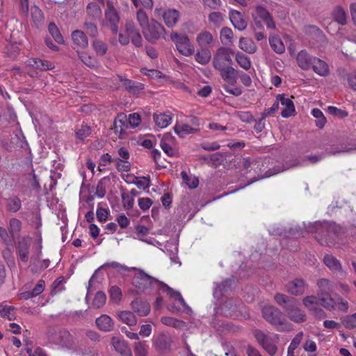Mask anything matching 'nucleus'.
<instances>
[{"instance_id":"nucleus-1","label":"nucleus","mask_w":356,"mask_h":356,"mask_svg":"<svg viewBox=\"0 0 356 356\" xmlns=\"http://www.w3.org/2000/svg\"><path fill=\"white\" fill-rule=\"evenodd\" d=\"M318 291L315 297L313 296V304L316 303L330 312L334 311V298L330 293L331 283L327 279H321L317 282Z\"/></svg>"},{"instance_id":"nucleus-2","label":"nucleus","mask_w":356,"mask_h":356,"mask_svg":"<svg viewBox=\"0 0 356 356\" xmlns=\"http://www.w3.org/2000/svg\"><path fill=\"white\" fill-rule=\"evenodd\" d=\"M264 318L273 325L278 331L291 330L292 325L287 322L282 312L274 306H265L262 309Z\"/></svg>"},{"instance_id":"nucleus-3","label":"nucleus","mask_w":356,"mask_h":356,"mask_svg":"<svg viewBox=\"0 0 356 356\" xmlns=\"http://www.w3.org/2000/svg\"><path fill=\"white\" fill-rule=\"evenodd\" d=\"M170 37L181 55L188 57L194 54V46L186 34L173 31Z\"/></svg>"},{"instance_id":"nucleus-4","label":"nucleus","mask_w":356,"mask_h":356,"mask_svg":"<svg viewBox=\"0 0 356 356\" xmlns=\"http://www.w3.org/2000/svg\"><path fill=\"white\" fill-rule=\"evenodd\" d=\"M252 19L254 25L258 29H263L264 25H265L268 29H275L276 28L273 17L263 6H258L256 7L254 13H252Z\"/></svg>"},{"instance_id":"nucleus-5","label":"nucleus","mask_w":356,"mask_h":356,"mask_svg":"<svg viewBox=\"0 0 356 356\" xmlns=\"http://www.w3.org/2000/svg\"><path fill=\"white\" fill-rule=\"evenodd\" d=\"M142 31L145 38L153 44L163 38L165 34V29L163 26L153 19H151L149 24Z\"/></svg>"},{"instance_id":"nucleus-6","label":"nucleus","mask_w":356,"mask_h":356,"mask_svg":"<svg viewBox=\"0 0 356 356\" xmlns=\"http://www.w3.org/2000/svg\"><path fill=\"white\" fill-rule=\"evenodd\" d=\"M232 54H233V51L230 49L219 48L213 58V67L218 70L231 65L232 64Z\"/></svg>"},{"instance_id":"nucleus-7","label":"nucleus","mask_w":356,"mask_h":356,"mask_svg":"<svg viewBox=\"0 0 356 356\" xmlns=\"http://www.w3.org/2000/svg\"><path fill=\"white\" fill-rule=\"evenodd\" d=\"M254 336L257 342L263 347V348L270 355H274L277 352L276 340L275 338L266 335L259 330L254 331Z\"/></svg>"},{"instance_id":"nucleus-8","label":"nucleus","mask_w":356,"mask_h":356,"mask_svg":"<svg viewBox=\"0 0 356 356\" xmlns=\"http://www.w3.org/2000/svg\"><path fill=\"white\" fill-rule=\"evenodd\" d=\"M105 18L113 34H117L119 31L120 15L117 10L111 2L107 3V8L105 11Z\"/></svg>"},{"instance_id":"nucleus-9","label":"nucleus","mask_w":356,"mask_h":356,"mask_svg":"<svg viewBox=\"0 0 356 356\" xmlns=\"http://www.w3.org/2000/svg\"><path fill=\"white\" fill-rule=\"evenodd\" d=\"M136 270L138 273L134 277L133 282L139 290L144 291L152 286L154 283L159 284V282H161L145 273L143 270L137 268Z\"/></svg>"},{"instance_id":"nucleus-10","label":"nucleus","mask_w":356,"mask_h":356,"mask_svg":"<svg viewBox=\"0 0 356 356\" xmlns=\"http://www.w3.org/2000/svg\"><path fill=\"white\" fill-rule=\"evenodd\" d=\"M285 312L290 320L296 323H302L306 321V315L299 307V302L297 299L289 302L285 307Z\"/></svg>"},{"instance_id":"nucleus-11","label":"nucleus","mask_w":356,"mask_h":356,"mask_svg":"<svg viewBox=\"0 0 356 356\" xmlns=\"http://www.w3.org/2000/svg\"><path fill=\"white\" fill-rule=\"evenodd\" d=\"M312 161V156L308 155L305 158H298L295 161L292 162H286L285 164H284L282 167L277 166L276 168H274L273 169H269L266 173L264 176H262L261 177H268L272 175H276L279 172H283L287 169H289L290 168L296 167V166H300L303 165L305 163L308 162L309 163Z\"/></svg>"},{"instance_id":"nucleus-12","label":"nucleus","mask_w":356,"mask_h":356,"mask_svg":"<svg viewBox=\"0 0 356 356\" xmlns=\"http://www.w3.org/2000/svg\"><path fill=\"white\" fill-rule=\"evenodd\" d=\"M155 12L162 16L163 22L168 28L175 27L181 17L180 13L175 8H169L165 10L156 8Z\"/></svg>"},{"instance_id":"nucleus-13","label":"nucleus","mask_w":356,"mask_h":356,"mask_svg":"<svg viewBox=\"0 0 356 356\" xmlns=\"http://www.w3.org/2000/svg\"><path fill=\"white\" fill-rule=\"evenodd\" d=\"M54 343L59 344L68 349L72 348L74 344V340L71 333L65 330H59L54 336L50 339Z\"/></svg>"},{"instance_id":"nucleus-14","label":"nucleus","mask_w":356,"mask_h":356,"mask_svg":"<svg viewBox=\"0 0 356 356\" xmlns=\"http://www.w3.org/2000/svg\"><path fill=\"white\" fill-rule=\"evenodd\" d=\"M325 266L333 272H339L342 277H346L347 272L343 270L340 261L331 254H326L323 258Z\"/></svg>"},{"instance_id":"nucleus-15","label":"nucleus","mask_w":356,"mask_h":356,"mask_svg":"<svg viewBox=\"0 0 356 356\" xmlns=\"http://www.w3.org/2000/svg\"><path fill=\"white\" fill-rule=\"evenodd\" d=\"M171 339L165 334H159L153 339L155 348L161 352H167L170 350Z\"/></svg>"},{"instance_id":"nucleus-16","label":"nucleus","mask_w":356,"mask_h":356,"mask_svg":"<svg viewBox=\"0 0 356 356\" xmlns=\"http://www.w3.org/2000/svg\"><path fill=\"white\" fill-rule=\"evenodd\" d=\"M229 19L234 28L238 31H241L247 28V20L240 12L235 10H230Z\"/></svg>"},{"instance_id":"nucleus-17","label":"nucleus","mask_w":356,"mask_h":356,"mask_svg":"<svg viewBox=\"0 0 356 356\" xmlns=\"http://www.w3.org/2000/svg\"><path fill=\"white\" fill-rule=\"evenodd\" d=\"M218 71L220 72V76L223 81L227 83L226 84L229 83L232 86H234L236 83L238 71L232 67V65H229Z\"/></svg>"},{"instance_id":"nucleus-18","label":"nucleus","mask_w":356,"mask_h":356,"mask_svg":"<svg viewBox=\"0 0 356 356\" xmlns=\"http://www.w3.org/2000/svg\"><path fill=\"white\" fill-rule=\"evenodd\" d=\"M277 101L281 103L284 106L282 109L281 115L283 118H289L295 112V107L293 102L284 95H279L277 97Z\"/></svg>"},{"instance_id":"nucleus-19","label":"nucleus","mask_w":356,"mask_h":356,"mask_svg":"<svg viewBox=\"0 0 356 356\" xmlns=\"http://www.w3.org/2000/svg\"><path fill=\"white\" fill-rule=\"evenodd\" d=\"M85 19L97 21L102 18V11L100 6L95 2L89 3L86 8Z\"/></svg>"},{"instance_id":"nucleus-20","label":"nucleus","mask_w":356,"mask_h":356,"mask_svg":"<svg viewBox=\"0 0 356 356\" xmlns=\"http://www.w3.org/2000/svg\"><path fill=\"white\" fill-rule=\"evenodd\" d=\"M286 291L294 296L303 294L305 290V283L303 280L295 279L286 284Z\"/></svg>"},{"instance_id":"nucleus-21","label":"nucleus","mask_w":356,"mask_h":356,"mask_svg":"<svg viewBox=\"0 0 356 356\" xmlns=\"http://www.w3.org/2000/svg\"><path fill=\"white\" fill-rule=\"evenodd\" d=\"M72 39L74 46L81 49H86L88 46V38L83 31L75 30L72 31Z\"/></svg>"},{"instance_id":"nucleus-22","label":"nucleus","mask_w":356,"mask_h":356,"mask_svg":"<svg viewBox=\"0 0 356 356\" xmlns=\"http://www.w3.org/2000/svg\"><path fill=\"white\" fill-rule=\"evenodd\" d=\"M119 81L122 83L125 89L130 93L136 95L143 90V85L128 79L121 75H118Z\"/></svg>"},{"instance_id":"nucleus-23","label":"nucleus","mask_w":356,"mask_h":356,"mask_svg":"<svg viewBox=\"0 0 356 356\" xmlns=\"http://www.w3.org/2000/svg\"><path fill=\"white\" fill-rule=\"evenodd\" d=\"M95 323L99 330L106 332L113 330L114 327L112 318L106 314H103L98 317L95 321Z\"/></svg>"},{"instance_id":"nucleus-24","label":"nucleus","mask_w":356,"mask_h":356,"mask_svg":"<svg viewBox=\"0 0 356 356\" xmlns=\"http://www.w3.org/2000/svg\"><path fill=\"white\" fill-rule=\"evenodd\" d=\"M127 127L128 124L127 115L123 113H119L113 122V129L115 132L119 133L120 136L121 137Z\"/></svg>"},{"instance_id":"nucleus-25","label":"nucleus","mask_w":356,"mask_h":356,"mask_svg":"<svg viewBox=\"0 0 356 356\" xmlns=\"http://www.w3.org/2000/svg\"><path fill=\"white\" fill-rule=\"evenodd\" d=\"M213 37L208 31H202L197 35L196 42L200 48H207L212 47L213 43Z\"/></svg>"},{"instance_id":"nucleus-26","label":"nucleus","mask_w":356,"mask_h":356,"mask_svg":"<svg viewBox=\"0 0 356 356\" xmlns=\"http://www.w3.org/2000/svg\"><path fill=\"white\" fill-rule=\"evenodd\" d=\"M30 248V242L26 238H22L18 242L17 251L19 259L23 262H27L29 260V254Z\"/></svg>"},{"instance_id":"nucleus-27","label":"nucleus","mask_w":356,"mask_h":356,"mask_svg":"<svg viewBox=\"0 0 356 356\" xmlns=\"http://www.w3.org/2000/svg\"><path fill=\"white\" fill-rule=\"evenodd\" d=\"M111 343L115 350L122 356H132L130 348L124 340H120L118 337H113L111 339Z\"/></svg>"},{"instance_id":"nucleus-28","label":"nucleus","mask_w":356,"mask_h":356,"mask_svg":"<svg viewBox=\"0 0 356 356\" xmlns=\"http://www.w3.org/2000/svg\"><path fill=\"white\" fill-rule=\"evenodd\" d=\"M28 65L41 70H51L54 68V64L46 60L31 58L27 61Z\"/></svg>"},{"instance_id":"nucleus-29","label":"nucleus","mask_w":356,"mask_h":356,"mask_svg":"<svg viewBox=\"0 0 356 356\" xmlns=\"http://www.w3.org/2000/svg\"><path fill=\"white\" fill-rule=\"evenodd\" d=\"M131 305L132 309L140 316H145L150 312L149 304L140 300H134L131 302Z\"/></svg>"},{"instance_id":"nucleus-30","label":"nucleus","mask_w":356,"mask_h":356,"mask_svg":"<svg viewBox=\"0 0 356 356\" xmlns=\"http://www.w3.org/2000/svg\"><path fill=\"white\" fill-rule=\"evenodd\" d=\"M200 128L192 127L187 124H177L174 127L175 132L180 137L184 138L188 134H193L199 132Z\"/></svg>"},{"instance_id":"nucleus-31","label":"nucleus","mask_w":356,"mask_h":356,"mask_svg":"<svg viewBox=\"0 0 356 356\" xmlns=\"http://www.w3.org/2000/svg\"><path fill=\"white\" fill-rule=\"evenodd\" d=\"M172 139V136L170 134H165L161 141L160 146L167 155L170 156H176L178 154L177 150L169 144V142Z\"/></svg>"},{"instance_id":"nucleus-32","label":"nucleus","mask_w":356,"mask_h":356,"mask_svg":"<svg viewBox=\"0 0 356 356\" xmlns=\"http://www.w3.org/2000/svg\"><path fill=\"white\" fill-rule=\"evenodd\" d=\"M193 55L195 61L202 65L208 64L211 58V53L207 48H200Z\"/></svg>"},{"instance_id":"nucleus-33","label":"nucleus","mask_w":356,"mask_h":356,"mask_svg":"<svg viewBox=\"0 0 356 356\" xmlns=\"http://www.w3.org/2000/svg\"><path fill=\"white\" fill-rule=\"evenodd\" d=\"M5 206L8 211L16 213L21 209L22 202L17 196L13 195L6 199Z\"/></svg>"},{"instance_id":"nucleus-34","label":"nucleus","mask_w":356,"mask_h":356,"mask_svg":"<svg viewBox=\"0 0 356 356\" xmlns=\"http://www.w3.org/2000/svg\"><path fill=\"white\" fill-rule=\"evenodd\" d=\"M313 71L321 76H325L329 74V67L325 61L313 58Z\"/></svg>"},{"instance_id":"nucleus-35","label":"nucleus","mask_w":356,"mask_h":356,"mask_svg":"<svg viewBox=\"0 0 356 356\" xmlns=\"http://www.w3.org/2000/svg\"><path fill=\"white\" fill-rule=\"evenodd\" d=\"M105 267L113 268L118 272H123V271H129L131 270H136V268H134V267L129 268V267H128L127 266L122 265V264H120L118 262H116V261H112V262H109V263H106V264H103L97 270H95V273L93 274V275L92 276V277L90 278V280L89 281V286L91 285L92 280L94 278V277L95 276V275L97 274V273L98 272V270L100 268H104Z\"/></svg>"},{"instance_id":"nucleus-36","label":"nucleus","mask_w":356,"mask_h":356,"mask_svg":"<svg viewBox=\"0 0 356 356\" xmlns=\"http://www.w3.org/2000/svg\"><path fill=\"white\" fill-rule=\"evenodd\" d=\"M334 311L346 314L349 311L350 304L347 300L340 296H336L334 298Z\"/></svg>"},{"instance_id":"nucleus-37","label":"nucleus","mask_w":356,"mask_h":356,"mask_svg":"<svg viewBox=\"0 0 356 356\" xmlns=\"http://www.w3.org/2000/svg\"><path fill=\"white\" fill-rule=\"evenodd\" d=\"M298 66L302 70H308L312 65V58L305 50L300 51L297 56Z\"/></svg>"},{"instance_id":"nucleus-38","label":"nucleus","mask_w":356,"mask_h":356,"mask_svg":"<svg viewBox=\"0 0 356 356\" xmlns=\"http://www.w3.org/2000/svg\"><path fill=\"white\" fill-rule=\"evenodd\" d=\"M269 44L272 49L277 54H282L285 51V47L280 37L270 35Z\"/></svg>"},{"instance_id":"nucleus-39","label":"nucleus","mask_w":356,"mask_h":356,"mask_svg":"<svg viewBox=\"0 0 356 356\" xmlns=\"http://www.w3.org/2000/svg\"><path fill=\"white\" fill-rule=\"evenodd\" d=\"M171 120L172 117L169 113L154 115V120L156 126L161 129L167 127L170 124Z\"/></svg>"},{"instance_id":"nucleus-40","label":"nucleus","mask_w":356,"mask_h":356,"mask_svg":"<svg viewBox=\"0 0 356 356\" xmlns=\"http://www.w3.org/2000/svg\"><path fill=\"white\" fill-rule=\"evenodd\" d=\"M238 46L241 50L248 54H254L257 51V46L254 41L248 38H241Z\"/></svg>"},{"instance_id":"nucleus-41","label":"nucleus","mask_w":356,"mask_h":356,"mask_svg":"<svg viewBox=\"0 0 356 356\" xmlns=\"http://www.w3.org/2000/svg\"><path fill=\"white\" fill-rule=\"evenodd\" d=\"M234 280L231 278L226 279L220 284H217L216 287L213 291V296L215 298H220L224 292L229 289L233 284Z\"/></svg>"},{"instance_id":"nucleus-42","label":"nucleus","mask_w":356,"mask_h":356,"mask_svg":"<svg viewBox=\"0 0 356 356\" xmlns=\"http://www.w3.org/2000/svg\"><path fill=\"white\" fill-rule=\"evenodd\" d=\"M94 20L85 19L83 29L90 38H97L99 34L98 29Z\"/></svg>"},{"instance_id":"nucleus-43","label":"nucleus","mask_w":356,"mask_h":356,"mask_svg":"<svg viewBox=\"0 0 356 356\" xmlns=\"http://www.w3.org/2000/svg\"><path fill=\"white\" fill-rule=\"evenodd\" d=\"M31 15L35 26L37 28L40 27L44 19V15L42 10L38 6H33L31 8Z\"/></svg>"},{"instance_id":"nucleus-44","label":"nucleus","mask_w":356,"mask_h":356,"mask_svg":"<svg viewBox=\"0 0 356 356\" xmlns=\"http://www.w3.org/2000/svg\"><path fill=\"white\" fill-rule=\"evenodd\" d=\"M92 46L97 56H103L107 52L108 46L101 40H98L97 38L94 39Z\"/></svg>"},{"instance_id":"nucleus-45","label":"nucleus","mask_w":356,"mask_h":356,"mask_svg":"<svg viewBox=\"0 0 356 356\" xmlns=\"http://www.w3.org/2000/svg\"><path fill=\"white\" fill-rule=\"evenodd\" d=\"M15 309L13 306L1 305L0 316L8 321L14 320L15 318Z\"/></svg>"},{"instance_id":"nucleus-46","label":"nucleus","mask_w":356,"mask_h":356,"mask_svg":"<svg viewBox=\"0 0 356 356\" xmlns=\"http://www.w3.org/2000/svg\"><path fill=\"white\" fill-rule=\"evenodd\" d=\"M120 319L127 325L133 326L136 325L137 320L135 315L129 311H122L119 314Z\"/></svg>"},{"instance_id":"nucleus-47","label":"nucleus","mask_w":356,"mask_h":356,"mask_svg":"<svg viewBox=\"0 0 356 356\" xmlns=\"http://www.w3.org/2000/svg\"><path fill=\"white\" fill-rule=\"evenodd\" d=\"M20 51L19 44L10 43L8 44L4 49V54L10 59H15Z\"/></svg>"},{"instance_id":"nucleus-48","label":"nucleus","mask_w":356,"mask_h":356,"mask_svg":"<svg viewBox=\"0 0 356 356\" xmlns=\"http://www.w3.org/2000/svg\"><path fill=\"white\" fill-rule=\"evenodd\" d=\"M239 303V300L229 299L224 303L222 309L225 315L232 316L236 310L238 304Z\"/></svg>"},{"instance_id":"nucleus-49","label":"nucleus","mask_w":356,"mask_h":356,"mask_svg":"<svg viewBox=\"0 0 356 356\" xmlns=\"http://www.w3.org/2000/svg\"><path fill=\"white\" fill-rule=\"evenodd\" d=\"M110 182V178L108 177H104L101 179L97 185L95 195L99 197H104L106 193V185Z\"/></svg>"},{"instance_id":"nucleus-50","label":"nucleus","mask_w":356,"mask_h":356,"mask_svg":"<svg viewBox=\"0 0 356 356\" xmlns=\"http://www.w3.org/2000/svg\"><path fill=\"white\" fill-rule=\"evenodd\" d=\"M236 60L241 67L245 70H248L251 67V61L245 54L238 52L236 54Z\"/></svg>"},{"instance_id":"nucleus-51","label":"nucleus","mask_w":356,"mask_h":356,"mask_svg":"<svg viewBox=\"0 0 356 356\" xmlns=\"http://www.w3.org/2000/svg\"><path fill=\"white\" fill-rule=\"evenodd\" d=\"M48 31L56 42H58L59 44L63 43V42H64L63 38L62 35L60 34V31L58 30V27L56 26V24L54 23L51 22L49 24Z\"/></svg>"},{"instance_id":"nucleus-52","label":"nucleus","mask_w":356,"mask_h":356,"mask_svg":"<svg viewBox=\"0 0 356 356\" xmlns=\"http://www.w3.org/2000/svg\"><path fill=\"white\" fill-rule=\"evenodd\" d=\"M181 178L184 182L188 186L189 188H195L199 184V180L195 177L188 175L185 171L181 172Z\"/></svg>"},{"instance_id":"nucleus-53","label":"nucleus","mask_w":356,"mask_h":356,"mask_svg":"<svg viewBox=\"0 0 356 356\" xmlns=\"http://www.w3.org/2000/svg\"><path fill=\"white\" fill-rule=\"evenodd\" d=\"M233 32L230 28L224 27L220 31V40L225 44L232 43Z\"/></svg>"},{"instance_id":"nucleus-54","label":"nucleus","mask_w":356,"mask_h":356,"mask_svg":"<svg viewBox=\"0 0 356 356\" xmlns=\"http://www.w3.org/2000/svg\"><path fill=\"white\" fill-rule=\"evenodd\" d=\"M333 17L334 20L341 25H344L346 23L347 17L346 12L341 7H337L334 10Z\"/></svg>"},{"instance_id":"nucleus-55","label":"nucleus","mask_w":356,"mask_h":356,"mask_svg":"<svg viewBox=\"0 0 356 356\" xmlns=\"http://www.w3.org/2000/svg\"><path fill=\"white\" fill-rule=\"evenodd\" d=\"M274 298H275V300L276 301V302L279 305L282 307L284 310L285 309V307L289 305V302L293 301V300L295 299L294 298L289 297L284 294L279 293L275 294Z\"/></svg>"},{"instance_id":"nucleus-56","label":"nucleus","mask_w":356,"mask_h":356,"mask_svg":"<svg viewBox=\"0 0 356 356\" xmlns=\"http://www.w3.org/2000/svg\"><path fill=\"white\" fill-rule=\"evenodd\" d=\"M149 346L144 341H137L134 343L136 356H146Z\"/></svg>"},{"instance_id":"nucleus-57","label":"nucleus","mask_w":356,"mask_h":356,"mask_svg":"<svg viewBox=\"0 0 356 356\" xmlns=\"http://www.w3.org/2000/svg\"><path fill=\"white\" fill-rule=\"evenodd\" d=\"M106 300V294L103 291H98L95 296L92 305L95 308H101L104 305Z\"/></svg>"},{"instance_id":"nucleus-58","label":"nucleus","mask_w":356,"mask_h":356,"mask_svg":"<svg viewBox=\"0 0 356 356\" xmlns=\"http://www.w3.org/2000/svg\"><path fill=\"white\" fill-rule=\"evenodd\" d=\"M22 228L21 221L15 218H13L10 220L9 222V231L13 236L17 235Z\"/></svg>"},{"instance_id":"nucleus-59","label":"nucleus","mask_w":356,"mask_h":356,"mask_svg":"<svg viewBox=\"0 0 356 356\" xmlns=\"http://www.w3.org/2000/svg\"><path fill=\"white\" fill-rule=\"evenodd\" d=\"M208 19L210 23L216 26H219L223 22L224 15L220 12H213L209 15Z\"/></svg>"},{"instance_id":"nucleus-60","label":"nucleus","mask_w":356,"mask_h":356,"mask_svg":"<svg viewBox=\"0 0 356 356\" xmlns=\"http://www.w3.org/2000/svg\"><path fill=\"white\" fill-rule=\"evenodd\" d=\"M341 323L348 329L356 328V312L343 317Z\"/></svg>"},{"instance_id":"nucleus-61","label":"nucleus","mask_w":356,"mask_h":356,"mask_svg":"<svg viewBox=\"0 0 356 356\" xmlns=\"http://www.w3.org/2000/svg\"><path fill=\"white\" fill-rule=\"evenodd\" d=\"M302 333L298 334L291 342L287 351V356H295L294 351L298 346L302 339Z\"/></svg>"},{"instance_id":"nucleus-62","label":"nucleus","mask_w":356,"mask_h":356,"mask_svg":"<svg viewBox=\"0 0 356 356\" xmlns=\"http://www.w3.org/2000/svg\"><path fill=\"white\" fill-rule=\"evenodd\" d=\"M136 18L142 30L149 24L147 15L141 8L137 11Z\"/></svg>"},{"instance_id":"nucleus-63","label":"nucleus","mask_w":356,"mask_h":356,"mask_svg":"<svg viewBox=\"0 0 356 356\" xmlns=\"http://www.w3.org/2000/svg\"><path fill=\"white\" fill-rule=\"evenodd\" d=\"M113 163L117 169L120 172H128L130 170L131 164L128 160H122L120 158L113 159Z\"/></svg>"},{"instance_id":"nucleus-64","label":"nucleus","mask_w":356,"mask_h":356,"mask_svg":"<svg viewBox=\"0 0 356 356\" xmlns=\"http://www.w3.org/2000/svg\"><path fill=\"white\" fill-rule=\"evenodd\" d=\"M91 133L90 127L86 124H81L79 128H77L76 131V138L79 140H83L88 137Z\"/></svg>"}]
</instances>
